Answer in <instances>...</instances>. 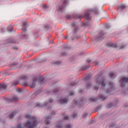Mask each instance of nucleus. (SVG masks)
I'll return each mask as SVG.
<instances>
[{"mask_svg": "<svg viewBox=\"0 0 128 128\" xmlns=\"http://www.w3.org/2000/svg\"><path fill=\"white\" fill-rule=\"evenodd\" d=\"M25 118L28 120L24 124H18L17 128H34L38 124V122L36 118L30 116L28 114L25 115Z\"/></svg>", "mask_w": 128, "mask_h": 128, "instance_id": "1", "label": "nucleus"}, {"mask_svg": "<svg viewBox=\"0 0 128 128\" xmlns=\"http://www.w3.org/2000/svg\"><path fill=\"white\" fill-rule=\"evenodd\" d=\"M96 80V86H102V87L106 86V84H104V78L102 77V74L98 77Z\"/></svg>", "mask_w": 128, "mask_h": 128, "instance_id": "2", "label": "nucleus"}, {"mask_svg": "<svg viewBox=\"0 0 128 128\" xmlns=\"http://www.w3.org/2000/svg\"><path fill=\"white\" fill-rule=\"evenodd\" d=\"M120 82L121 83V87L124 88V86H122V84H124V82H128V78H124L122 80H120Z\"/></svg>", "mask_w": 128, "mask_h": 128, "instance_id": "3", "label": "nucleus"}, {"mask_svg": "<svg viewBox=\"0 0 128 128\" xmlns=\"http://www.w3.org/2000/svg\"><path fill=\"white\" fill-rule=\"evenodd\" d=\"M60 104H66L68 102V99L66 98L60 100L59 101Z\"/></svg>", "mask_w": 128, "mask_h": 128, "instance_id": "4", "label": "nucleus"}, {"mask_svg": "<svg viewBox=\"0 0 128 128\" xmlns=\"http://www.w3.org/2000/svg\"><path fill=\"white\" fill-rule=\"evenodd\" d=\"M8 88V85L6 84H0V90H6Z\"/></svg>", "mask_w": 128, "mask_h": 128, "instance_id": "5", "label": "nucleus"}, {"mask_svg": "<svg viewBox=\"0 0 128 128\" xmlns=\"http://www.w3.org/2000/svg\"><path fill=\"white\" fill-rule=\"evenodd\" d=\"M84 16L86 18V20H89L90 18V11H86L85 12L84 14Z\"/></svg>", "mask_w": 128, "mask_h": 128, "instance_id": "6", "label": "nucleus"}, {"mask_svg": "<svg viewBox=\"0 0 128 128\" xmlns=\"http://www.w3.org/2000/svg\"><path fill=\"white\" fill-rule=\"evenodd\" d=\"M50 118V117H46L45 119L44 122L46 124H50V121H48V120Z\"/></svg>", "mask_w": 128, "mask_h": 128, "instance_id": "7", "label": "nucleus"}, {"mask_svg": "<svg viewBox=\"0 0 128 128\" xmlns=\"http://www.w3.org/2000/svg\"><path fill=\"white\" fill-rule=\"evenodd\" d=\"M16 111H14V112H12V114L9 115V118H14V116H16Z\"/></svg>", "mask_w": 128, "mask_h": 128, "instance_id": "8", "label": "nucleus"}, {"mask_svg": "<svg viewBox=\"0 0 128 128\" xmlns=\"http://www.w3.org/2000/svg\"><path fill=\"white\" fill-rule=\"evenodd\" d=\"M13 30H14V27H12V26H8V28H7V30L8 32H12Z\"/></svg>", "mask_w": 128, "mask_h": 128, "instance_id": "9", "label": "nucleus"}, {"mask_svg": "<svg viewBox=\"0 0 128 128\" xmlns=\"http://www.w3.org/2000/svg\"><path fill=\"white\" fill-rule=\"evenodd\" d=\"M18 100V98L16 96H14L11 100V102H16V100Z\"/></svg>", "mask_w": 128, "mask_h": 128, "instance_id": "10", "label": "nucleus"}, {"mask_svg": "<svg viewBox=\"0 0 128 128\" xmlns=\"http://www.w3.org/2000/svg\"><path fill=\"white\" fill-rule=\"evenodd\" d=\"M26 78H28V76H22L20 78V80H26Z\"/></svg>", "mask_w": 128, "mask_h": 128, "instance_id": "11", "label": "nucleus"}, {"mask_svg": "<svg viewBox=\"0 0 128 128\" xmlns=\"http://www.w3.org/2000/svg\"><path fill=\"white\" fill-rule=\"evenodd\" d=\"M35 86H36V80H34L32 84L31 85V88H35Z\"/></svg>", "mask_w": 128, "mask_h": 128, "instance_id": "12", "label": "nucleus"}, {"mask_svg": "<svg viewBox=\"0 0 128 128\" xmlns=\"http://www.w3.org/2000/svg\"><path fill=\"white\" fill-rule=\"evenodd\" d=\"M22 30L23 32H26V24H24L22 28Z\"/></svg>", "mask_w": 128, "mask_h": 128, "instance_id": "13", "label": "nucleus"}, {"mask_svg": "<svg viewBox=\"0 0 128 128\" xmlns=\"http://www.w3.org/2000/svg\"><path fill=\"white\" fill-rule=\"evenodd\" d=\"M114 76V72H110L108 74V76H110V78H112Z\"/></svg>", "mask_w": 128, "mask_h": 128, "instance_id": "14", "label": "nucleus"}, {"mask_svg": "<svg viewBox=\"0 0 128 128\" xmlns=\"http://www.w3.org/2000/svg\"><path fill=\"white\" fill-rule=\"evenodd\" d=\"M126 8V6H124V4H122L120 6V8H121V10H124Z\"/></svg>", "mask_w": 128, "mask_h": 128, "instance_id": "15", "label": "nucleus"}, {"mask_svg": "<svg viewBox=\"0 0 128 128\" xmlns=\"http://www.w3.org/2000/svg\"><path fill=\"white\" fill-rule=\"evenodd\" d=\"M76 18H84V16H82V15H80V14H77L76 16Z\"/></svg>", "mask_w": 128, "mask_h": 128, "instance_id": "16", "label": "nucleus"}, {"mask_svg": "<svg viewBox=\"0 0 128 128\" xmlns=\"http://www.w3.org/2000/svg\"><path fill=\"white\" fill-rule=\"evenodd\" d=\"M112 106H114V104L112 103L109 104L107 105V108H110Z\"/></svg>", "mask_w": 128, "mask_h": 128, "instance_id": "17", "label": "nucleus"}, {"mask_svg": "<svg viewBox=\"0 0 128 128\" xmlns=\"http://www.w3.org/2000/svg\"><path fill=\"white\" fill-rule=\"evenodd\" d=\"M22 84V86H28V84L26 82H24Z\"/></svg>", "mask_w": 128, "mask_h": 128, "instance_id": "18", "label": "nucleus"}, {"mask_svg": "<svg viewBox=\"0 0 128 128\" xmlns=\"http://www.w3.org/2000/svg\"><path fill=\"white\" fill-rule=\"evenodd\" d=\"M56 128H62V124H57L56 125Z\"/></svg>", "mask_w": 128, "mask_h": 128, "instance_id": "19", "label": "nucleus"}, {"mask_svg": "<svg viewBox=\"0 0 128 128\" xmlns=\"http://www.w3.org/2000/svg\"><path fill=\"white\" fill-rule=\"evenodd\" d=\"M18 84V81H14L12 83V86H16V84Z\"/></svg>", "mask_w": 128, "mask_h": 128, "instance_id": "20", "label": "nucleus"}, {"mask_svg": "<svg viewBox=\"0 0 128 128\" xmlns=\"http://www.w3.org/2000/svg\"><path fill=\"white\" fill-rule=\"evenodd\" d=\"M100 100H104L106 98H105L104 96H100Z\"/></svg>", "mask_w": 128, "mask_h": 128, "instance_id": "21", "label": "nucleus"}, {"mask_svg": "<svg viewBox=\"0 0 128 128\" xmlns=\"http://www.w3.org/2000/svg\"><path fill=\"white\" fill-rule=\"evenodd\" d=\"M58 92V88H56L53 90V92H54V94H56Z\"/></svg>", "mask_w": 128, "mask_h": 128, "instance_id": "22", "label": "nucleus"}, {"mask_svg": "<svg viewBox=\"0 0 128 128\" xmlns=\"http://www.w3.org/2000/svg\"><path fill=\"white\" fill-rule=\"evenodd\" d=\"M91 102H96V98H92L90 99Z\"/></svg>", "mask_w": 128, "mask_h": 128, "instance_id": "23", "label": "nucleus"}, {"mask_svg": "<svg viewBox=\"0 0 128 128\" xmlns=\"http://www.w3.org/2000/svg\"><path fill=\"white\" fill-rule=\"evenodd\" d=\"M65 128H72V126L68 124L65 126Z\"/></svg>", "mask_w": 128, "mask_h": 128, "instance_id": "24", "label": "nucleus"}, {"mask_svg": "<svg viewBox=\"0 0 128 128\" xmlns=\"http://www.w3.org/2000/svg\"><path fill=\"white\" fill-rule=\"evenodd\" d=\"M54 102V100L50 99L49 101L48 102V104H50Z\"/></svg>", "mask_w": 128, "mask_h": 128, "instance_id": "25", "label": "nucleus"}, {"mask_svg": "<svg viewBox=\"0 0 128 128\" xmlns=\"http://www.w3.org/2000/svg\"><path fill=\"white\" fill-rule=\"evenodd\" d=\"M78 116V114H74L72 116L74 118H76V116Z\"/></svg>", "mask_w": 128, "mask_h": 128, "instance_id": "26", "label": "nucleus"}, {"mask_svg": "<svg viewBox=\"0 0 128 128\" xmlns=\"http://www.w3.org/2000/svg\"><path fill=\"white\" fill-rule=\"evenodd\" d=\"M36 106H40V107H42V105H40V104H38V103H37L36 104Z\"/></svg>", "mask_w": 128, "mask_h": 128, "instance_id": "27", "label": "nucleus"}, {"mask_svg": "<svg viewBox=\"0 0 128 128\" xmlns=\"http://www.w3.org/2000/svg\"><path fill=\"white\" fill-rule=\"evenodd\" d=\"M64 119L66 120H68V116H65L64 117Z\"/></svg>", "mask_w": 128, "mask_h": 128, "instance_id": "28", "label": "nucleus"}, {"mask_svg": "<svg viewBox=\"0 0 128 128\" xmlns=\"http://www.w3.org/2000/svg\"><path fill=\"white\" fill-rule=\"evenodd\" d=\"M17 92H22V89H17Z\"/></svg>", "mask_w": 128, "mask_h": 128, "instance_id": "29", "label": "nucleus"}, {"mask_svg": "<svg viewBox=\"0 0 128 128\" xmlns=\"http://www.w3.org/2000/svg\"><path fill=\"white\" fill-rule=\"evenodd\" d=\"M56 64H62V62H56Z\"/></svg>", "mask_w": 128, "mask_h": 128, "instance_id": "30", "label": "nucleus"}, {"mask_svg": "<svg viewBox=\"0 0 128 128\" xmlns=\"http://www.w3.org/2000/svg\"><path fill=\"white\" fill-rule=\"evenodd\" d=\"M43 8H48V6L44 5Z\"/></svg>", "mask_w": 128, "mask_h": 128, "instance_id": "31", "label": "nucleus"}, {"mask_svg": "<svg viewBox=\"0 0 128 128\" xmlns=\"http://www.w3.org/2000/svg\"><path fill=\"white\" fill-rule=\"evenodd\" d=\"M86 116H88V114H84L83 115V117H84V118H86Z\"/></svg>", "mask_w": 128, "mask_h": 128, "instance_id": "32", "label": "nucleus"}, {"mask_svg": "<svg viewBox=\"0 0 128 128\" xmlns=\"http://www.w3.org/2000/svg\"><path fill=\"white\" fill-rule=\"evenodd\" d=\"M94 90H98V88L97 87V88H94Z\"/></svg>", "mask_w": 128, "mask_h": 128, "instance_id": "33", "label": "nucleus"}, {"mask_svg": "<svg viewBox=\"0 0 128 128\" xmlns=\"http://www.w3.org/2000/svg\"><path fill=\"white\" fill-rule=\"evenodd\" d=\"M95 66H98V62H96L94 64Z\"/></svg>", "mask_w": 128, "mask_h": 128, "instance_id": "34", "label": "nucleus"}, {"mask_svg": "<svg viewBox=\"0 0 128 128\" xmlns=\"http://www.w3.org/2000/svg\"><path fill=\"white\" fill-rule=\"evenodd\" d=\"M90 84H88V85H87V88H90Z\"/></svg>", "mask_w": 128, "mask_h": 128, "instance_id": "35", "label": "nucleus"}, {"mask_svg": "<svg viewBox=\"0 0 128 128\" xmlns=\"http://www.w3.org/2000/svg\"><path fill=\"white\" fill-rule=\"evenodd\" d=\"M110 46H114V44L110 43Z\"/></svg>", "mask_w": 128, "mask_h": 128, "instance_id": "36", "label": "nucleus"}, {"mask_svg": "<svg viewBox=\"0 0 128 128\" xmlns=\"http://www.w3.org/2000/svg\"><path fill=\"white\" fill-rule=\"evenodd\" d=\"M78 102H76L74 103L75 106H76V104H78Z\"/></svg>", "mask_w": 128, "mask_h": 128, "instance_id": "37", "label": "nucleus"}, {"mask_svg": "<svg viewBox=\"0 0 128 128\" xmlns=\"http://www.w3.org/2000/svg\"><path fill=\"white\" fill-rule=\"evenodd\" d=\"M109 86H112V83H110Z\"/></svg>", "mask_w": 128, "mask_h": 128, "instance_id": "38", "label": "nucleus"}, {"mask_svg": "<svg viewBox=\"0 0 128 128\" xmlns=\"http://www.w3.org/2000/svg\"><path fill=\"white\" fill-rule=\"evenodd\" d=\"M66 2V0H64L63 3L64 4Z\"/></svg>", "mask_w": 128, "mask_h": 128, "instance_id": "39", "label": "nucleus"}, {"mask_svg": "<svg viewBox=\"0 0 128 128\" xmlns=\"http://www.w3.org/2000/svg\"><path fill=\"white\" fill-rule=\"evenodd\" d=\"M70 86H74V82H73V84H70Z\"/></svg>", "mask_w": 128, "mask_h": 128, "instance_id": "40", "label": "nucleus"}, {"mask_svg": "<svg viewBox=\"0 0 128 128\" xmlns=\"http://www.w3.org/2000/svg\"><path fill=\"white\" fill-rule=\"evenodd\" d=\"M54 114H56V112H54V114H52L51 116H54Z\"/></svg>", "mask_w": 128, "mask_h": 128, "instance_id": "41", "label": "nucleus"}, {"mask_svg": "<svg viewBox=\"0 0 128 128\" xmlns=\"http://www.w3.org/2000/svg\"><path fill=\"white\" fill-rule=\"evenodd\" d=\"M14 48L15 50H18V48H16V47Z\"/></svg>", "mask_w": 128, "mask_h": 128, "instance_id": "42", "label": "nucleus"}, {"mask_svg": "<svg viewBox=\"0 0 128 128\" xmlns=\"http://www.w3.org/2000/svg\"><path fill=\"white\" fill-rule=\"evenodd\" d=\"M70 96H74V93L71 94Z\"/></svg>", "mask_w": 128, "mask_h": 128, "instance_id": "43", "label": "nucleus"}, {"mask_svg": "<svg viewBox=\"0 0 128 128\" xmlns=\"http://www.w3.org/2000/svg\"><path fill=\"white\" fill-rule=\"evenodd\" d=\"M60 10H62V8H60Z\"/></svg>", "mask_w": 128, "mask_h": 128, "instance_id": "44", "label": "nucleus"}, {"mask_svg": "<svg viewBox=\"0 0 128 128\" xmlns=\"http://www.w3.org/2000/svg\"><path fill=\"white\" fill-rule=\"evenodd\" d=\"M72 26H74V23H72Z\"/></svg>", "mask_w": 128, "mask_h": 128, "instance_id": "45", "label": "nucleus"}, {"mask_svg": "<svg viewBox=\"0 0 128 128\" xmlns=\"http://www.w3.org/2000/svg\"><path fill=\"white\" fill-rule=\"evenodd\" d=\"M62 56H66V54H63Z\"/></svg>", "mask_w": 128, "mask_h": 128, "instance_id": "46", "label": "nucleus"}, {"mask_svg": "<svg viewBox=\"0 0 128 128\" xmlns=\"http://www.w3.org/2000/svg\"><path fill=\"white\" fill-rule=\"evenodd\" d=\"M120 48L121 49L124 48V47H121Z\"/></svg>", "mask_w": 128, "mask_h": 128, "instance_id": "47", "label": "nucleus"}, {"mask_svg": "<svg viewBox=\"0 0 128 128\" xmlns=\"http://www.w3.org/2000/svg\"><path fill=\"white\" fill-rule=\"evenodd\" d=\"M110 127H111V128H112V126H110Z\"/></svg>", "mask_w": 128, "mask_h": 128, "instance_id": "48", "label": "nucleus"}, {"mask_svg": "<svg viewBox=\"0 0 128 128\" xmlns=\"http://www.w3.org/2000/svg\"><path fill=\"white\" fill-rule=\"evenodd\" d=\"M126 108V106H124Z\"/></svg>", "mask_w": 128, "mask_h": 128, "instance_id": "49", "label": "nucleus"}, {"mask_svg": "<svg viewBox=\"0 0 128 128\" xmlns=\"http://www.w3.org/2000/svg\"><path fill=\"white\" fill-rule=\"evenodd\" d=\"M45 106H46V104Z\"/></svg>", "mask_w": 128, "mask_h": 128, "instance_id": "50", "label": "nucleus"}]
</instances>
